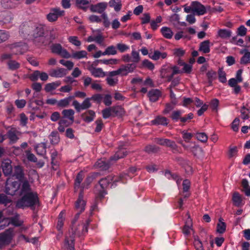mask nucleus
<instances>
[{"instance_id":"f257e3e1","label":"nucleus","mask_w":250,"mask_h":250,"mask_svg":"<svg viewBox=\"0 0 250 250\" xmlns=\"http://www.w3.org/2000/svg\"><path fill=\"white\" fill-rule=\"evenodd\" d=\"M80 213H77L74 218L71 221V225L69 232L66 236L65 240L68 238L70 240L71 237H73L75 240V236H80L81 234H84L87 231L88 225L89 223V220H86L84 223L81 225H77V221L79 218Z\"/></svg>"},{"instance_id":"f03ea898","label":"nucleus","mask_w":250,"mask_h":250,"mask_svg":"<svg viewBox=\"0 0 250 250\" xmlns=\"http://www.w3.org/2000/svg\"><path fill=\"white\" fill-rule=\"evenodd\" d=\"M39 206V201L36 193L27 192L17 202L16 207L18 208L30 207L34 210L36 206Z\"/></svg>"},{"instance_id":"7ed1b4c3","label":"nucleus","mask_w":250,"mask_h":250,"mask_svg":"<svg viewBox=\"0 0 250 250\" xmlns=\"http://www.w3.org/2000/svg\"><path fill=\"white\" fill-rule=\"evenodd\" d=\"M124 176L122 175L120 176L116 177L112 175H110L105 178L101 179L99 182L101 189H98L97 194H98L100 197L103 198L104 195L106 194L105 189L110 183L113 182L111 185V187H115L116 186L117 182H121L124 183Z\"/></svg>"},{"instance_id":"20e7f679","label":"nucleus","mask_w":250,"mask_h":250,"mask_svg":"<svg viewBox=\"0 0 250 250\" xmlns=\"http://www.w3.org/2000/svg\"><path fill=\"white\" fill-rule=\"evenodd\" d=\"M126 155L127 151L124 148H122L119 150L113 156L110 158V161H106L104 160H99L96 162V166L102 170H107L112 164L111 162L112 161H116L120 158H124Z\"/></svg>"},{"instance_id":"39448f33","label":"nucleus","mask_w":250,"mask_h":250,"mask_svg":"<svg viewBox=\"0 0 250 250\" xmlns=\"http://www.w3.org/2000/svg\"><path fill=\"white\" fill-rule=\"evenodd\" d=\"M46 29L45 26L42 24L36 25L34 28L27 25H24L22 27L23 31L25 34H31L35 38H40L41 42H42V37H43Z\"/></svg>"},{"instance_id":"423d86ee","label":"nucleus","mask_w":250,"mask_h":250,"mask_svg":"<svg viewBox=\"0 0 250 250\" xmlns=\"http://www.w3.org/2000/svg\"><path fill=\"white\" fill-rule=\"evenodd\" d=\"M14 236V229L9 228L0 234V246L9 244Z\"/></svg>"},{"instance_id":"0eeeda50","label":"nucleus","mask_w":250,"mask_h":250,"mask_svg":"<svg viewBox=\"0 0 250 250\" xmlns=\"http://www.w3.org/2000/svg\"><path fill=\"white\" fill-rule=\"evenodd\" d=\"M58 34L56 30L51 29L49 30L46 29L43 37H42V43L44 45L49 44L57 37Z\"/></svg>"},{"instance_id":"6e6552de","label":"nucleus","mask_w":250,"mask_h":250,"mask_svg":"<svg viewBox=\"0 0 250 250\" xmlns=\"http://www.w3.org/2000/svg\"><path fill=\"white\" fill-rule=\"evenodd\" d=\"M154 142L161 146L170 147L173 151L177 150V146L175 142L168 139L163 138H156Z\"/></svg>"},{"instance_id":"1a4fd4ad","label":"nucleus","mask_w":250,"mask_h":250,"mask_svg":"<svg viewBox=\"0 0 250 250\" xmlns=\"http://www.w3.org/2000/svg\"><path fill=\"white\" fill-rule=\"evenodd\" d=\"M171 65L163 66L160 71V76L163 79H166L167 82H171L173 78Z\"/></svg>"},{"instance_id":"9d476101","label":"nucleus","mask_w":250,"mask_h":250,"mask_svg":"<svg viewBox=\"0 0 250 250\" xmlns=\"http://www.w3.org/2000/svg\"><path fill=\"white\" fill-rule=\"evenodd\" d=\"M86 206V201L83 199V194L82 190L79 195V197L75 202V208L77 213H80V214L84 210Z\"/></svg>"},{"instance_id":"9b49d317","label":"nucleus","mask_w":250,"mask_h":250,"mask_svg":"<svg viewBox=\"0 0 250 250\" xmlns=\"http://www.w3.org/2000/svg\"><path fill=\"white\" fill-rule=\"evenodd\" d=\"M74 113L72 109L63 110V125L68 126L73 123Z\"/></svg>"},{"instance_id":"f8f14e48","label":"nucleus","mask_w":250,"mask_h":250,"mask_svg":"<svg viewBox=\"0 0 250 250\" xmlns=\"http://www.w3.org/2000/svg\"><path fill=\"white\" fill-rule=\"evenodd\" d=\"M21 46V43H14L8 45V47L11 50H13L15 48L17 49V51L15 52H13V53L8 54V53H4L1 54V60L2 61H4L5 60L10 59L13 54L17 55L19 53H21V48L20 47Z\"/></svg>"},{"instance_id":"ddd939ff","label":"nucleus","mask_w":250,"mask_h":250,"mask_svg":"<svg viewBox=\"0 0 250 250\" xmlns=\"http://www.w3.org/2000/svg\"><path fill=\"white\" fill-rule=\"evenodd\" d=\"M90 100V98H86L81 104L77 101H74L73 105L78 112H80L81 110L86 109L91 106Z\"/></svg>"},{"instance_id":"4468645a","label":"nucleus","mask_w":250,"mask_h":250,"mask_svg":"<svg viewBox=\"0 0 250 250\" xmlns=\"http://www.w3.org/2000/svg\"><path fill=\"white\" fill-rule=\"evenodd\" d=\"M62 14V11L60 8H51L49 14L46 15L47 20L50 22H53L57 20L59 17Z\"/></svg>"},{"instance_id":"2eb2a0df","label":"nucleus","mask_w":250,"mask_h":250,"mask_svg":"<svg viewBox=\"0 0 250 250\" xmlns=\"http://www.w3.org/2000/svg\"><path fill=\"white\" fill-rule=\"evenodd\" d=\"M179 143L185 149H189L195 156H199L202 154L203 150L198 146L195 145H194L193 146H187L184 144L182 141H180Z\"/></svg>"},{"instance_id":"dca6fc26","label":"nucleus","mask_w":250,"mask_h":250,"mask_svg":"<svg viewBox=\"0 0 250 250\" xmlns=\"http://www.w3.org/2000/svg\"><path fill=\"white\" fill-rule=\"evenodd\" d=\"M191 6L193 9V13H196L198 15H204L206 12L205 6L198 1L192 2Z\"/></svg>"},{"instance_id":"f3484780","label":"nucleus","mask_w":250,"mask_h":250,"mask_svg":"<svg viewBox=\"0 0 250 250\" xmlns=\"http://www.w3.org/2000/svg\"><path fill=\"white\" fill-rule=\"evenodd\" d=\"M136 67V65L133 63H128L121 66L119 68L120 75L123 76L127 75L128 73L132 72Z\"/></svg>"},{"instance_id":"a211bd4d","label":"nucleus","mask_w":250,"mask_h":250,"mask_svg":"<svg viewBox=\"0 0 250 250\" xmlns=\"http://www.w3.org/2000/svg\"><path fill=\"white\" fill-rule=\"evenodd\" d=\"M1 167L3 172L5 176L10 175L12 174L13 168L10 160H7L2 162Z\"/></svg>"},{"instance_id":"6ab92c4d","label":"nucleus","mask_w":250,"mask_h":250,"mask_svg":"<svg viewBox=\"0 0 250 250\" xmlns=\"http://www.w3.org/2000/svg\"><path fill=\"white\" fill-rule=\"evenodd\" d=\"M88 70L94 77L103 78L106 76V73L101 68H96L91 66L88 68Z\"/></svg>"},{"instance_id":"aec40b11","label":"nucleus","mask_w":250,"mask_h":250,"mask_svg":"<svg viewBox=\"0 0 250 250\" xmlns=\"http://www.w3.org/2000/svg\"><path fill=\"white\" fill-rule=\"evenodd\" d=\"M107 6V3L100 2L95 5H92L90 7V10L93 12L101 14L105 10Z\"/></svg>"},{"instance_id":"412c9836","label":"nucleus","mask_w":250,"mask_h":250,"mask_svg":"<svg viewBox=\"0 0 250 250\" xmlns=\"http://www.w3.org/2000/svg\"><path fill=\"white\" fill-rule=\"evenodd\" d=\"M18 183L16 182H12V183H8L6 182L5 192L7 194L13 195L17 191L18 187H17Z\"/></svg>"},{"instance_id":"4be33fe9","label":"nucleus","mask_w":250,"mask_h":250,"mask_svg":"<svg viewBox=\"0 0 250 250\" xmlns=\"http://www.w3.org/2000/svg\"><path fill=\"white\" fill-rule=\"evenodd\" d=\"M13 176L16 177V179L20 181H23L24 180V173L22 167L20 166H17L14 167Z\"/></svg>"},{"instance_id":"5701e85b","label":"nucleus","mask_w":250,"mask_h":250,"mask_svg":"<svg viewBox=\"0 0 250 250\" xmlns=\"http://www.w3.org/2000/svg\"><path fill=\"white\" fill-rule=\"evenodd\" d=\"M240 54H243L240 61L241 64L247 65L250 63V52L247 49H243L241 50Z\"/></svg>"},{"instance_id":"b1692460","label":"nucleus","mask_w":250,"mask_h":250,"mask_svg":"<svg viewBox=\"0 0 250 250\" xmlns=\"http://www.w3.org/2000/svg\"><path fill=\"white\" fill-rule=\"evenodd\" d=\"M95 116V113L92 110H88L87 112L83 113L82 117L84 121L87 123L92 122Z\"/></svg>"},{"instance_id":"393cba45","label":"nucleus","mask_w":250,"mask_h":250,"mask_svg":"<svg viewBox=\"0 0 250 250\" xmlns=\"http://www.w3.org/2000/svg\"><path fill=\"white\" fill-rule=\"evenodd\" d=\"M161 96V92L158 89H152L148 93V96L149 100L153 102L158 100Z\"/></svg>"},{"instance_id":"a878e982","label":"nucleus","mask_w":250,"mask_h":250,"mask_svg":"<svg viewBox=\"0 0 250 250\" xmlns=\"http://www.w3.org/2000/svg\"><path fill=\"white\" fill-rule=\"evenodd\" d=\"M199 51L204 53H208L210 52V42L209 40H206L201 42L200 44Z\"/></svg>"},{"instance_id":"bb28decb","label":"nucleus","mask_w":250,"mask_h":250,"mask_svg":"<svg viewBox=\"0 0 250 250\" xmlns=\"http://www.w3.org/2000/svg\"><path fill=\"white\" fill-rule=\"evenodd\" d=\"M167 54L165 52L161 53L158 50L154 51L153 54L149 53V57L153 60H158L160 58L165 59L167 57Z\"/></svg>"},{"instance_id":"cd10ccee","label":"nucleus","mask_w":250,"mask_h":250,"mask_svg":"<svg viewBox=\"0 0 250 250\" xmlns=\"http://www.w3.org/2000/svg\"><path fill=\"white\" fill-rule=\"evenodd\" d=\"M217 35L222 39H227L231 36V32L226 29H220L218 31Z\"/></svg>"},{"instance_id":"c85d7f7f","label":"nucleus","mask_w":250,"mask_h":250,"mask_svg":"<svg viewBox=\"0 0 250 250\" xmlns=\"http://www.w3.org/2000/svg\"><path fill=\"white\" fill-rule=\"evenodd\" d=\"M87 53L85 50H81L79 51L73 52L71 54V58L80 60L83 58H86Z\"/></svg>"},{"instance_id":"c756f323","label":"nucleus","mask_w":250,"mask_h":250,"mask_svg":"<svg viewBox=\"0 0 250 250\" xmlns=\"http://www.w3.org/2000/svg\"><path fill=\"white\" fill-rule=\"evenodd\" d=\"M62 211H61L59 214V217L58 220V222L57 225V229L59 231V233L57 236V238L58 240H60L62 237Z\"/></svg>"},{"instance_id":"7c9ffc66","label":"nucleus","mask_w":250,"mask_h":250,"mask_svg":"<svg viewBox=\"0 0 250 250\" xmlns=\"http://www.w3.org/2000/svg\"><path fill=\"white\" fill-rule=\"evenodd\" d=\"M152 123L156 125H167L168 124L167 119L163 116H157L154 120L152 121Z\"/></svg>"},{"instance_id":"2f4dec72","label":"nucleus","mask_w":250,"mask_h":250,"mask_svg":"<svg viewBox=\"0 0 250 250\" xmlns=\"http://www.w3.org/2000/svg\"><path fill=\"white\" fill-rule=\"evenodd\" d=\"M89 4V0H76V6L84 11H86Z\"/></svg>"},{"instance_id":"473e14b6","label":"nucleus","mask_w":250,"mask_h":250,"mask_svg":"<svg viewBox=\"0 0 250 250\" xmlns=\"http://www.w3.org/2000/svg\"><path fill=\"white\" fill-rule=\"evenodd\" d=\"M192 222L191 219L188 216V218L185 223V225L183 229V232L186 235H188L190 233L191 230Z\"/></svg>"},{"instance_id":"72a5a7b5","label":"nucleus","mask_w":250,"mask_h":250,"mask_svg":"<svg viewBox=\"0 0 250 250\" xmlns=\"http://www.w3.org/2000/svg\"><path fill=\"white\" fill-rule=\"evenodd\" d=\"M161 32L163 36L167 39H170L172 38L173 33L170 28L167 27H163L161 29Z\"/></svg>"},{"instance_id":"f704fd0d","label":"nucleus","mask_w":250,"mask_h":250,"mask_svg":"<svg viewBox=\"0 0 250 250\" xmlns=\"http://www.w3.org/2000/svg\"><path fill=\"white\" fill-rule=\"evenodd\" d=\"M109 5L110 7H113L115 11L118 12L122 8L121 0H110Z\"/></svg>"},{"instance_id":"c9c22d12","label":"nucleus","mask_w":250,"mask_h":250,"mask_svg":"<svg viewBox=\"0 0 250 250\" xmlns=\"http://www.w3.org/2000/svg\"><path fill=\"white\" fill-rule=\"evenodd\" d=\"M117 47L114 45L108 46L105 51L102 53L103 56L104 55H115L117 54Z\"/></svg>"},{"instance_id":"e433bc0d","label":"nucleus","mask_w":250,"mask_h":250,"mask_svg":"<svg viewBox=\"0 0 250 250\" xmlns=\"http://www.w3.org/2000/svg\"><path fill=\"white\" fill-rule=\"evenodd\" d=\"M190 185V182L188 180H185L183 182V193L182 196H184V198H188L189 195L188 191Z\"/></svg>"},{"instance_id":"4c0bfd02","label":"nucleus","mask_w":250,"mask_h":250,"mask_svg":"<svg viewBox=\"0 0 250 250\" xmlns=\"http://www.w3.org/2000/svg\"><path fill=\"white\" fill-rule=\"evenodd\" d=\"M49 74L53 77H62V69L61 68H57L52 69L49 71Z\"/></svg>"},{"instance_id":"58836bf2","label":"nucleus","mask_w":250,"mask_h":250,"mask_svg":"<svg viewBox=\"0 0 250 250\" xmlns=\"http://www.w3.org/2000/svg\"><path fill=\"white\" fill-rule=\"evenodd\" d=\"M98 175V173H94L87 176L84 182L82 184L83 188H86Z\"/></svg>"},{"instance_id":"ea45409f","label":"nucleus","mask_w":250,"mask_h":250,"mask_svg":"<svg viewBox=\"0 0 250 250\" xmlns=\"http://www.w3.org/2000/svg\"><path fill=\"white\" fill-rule=\"evenodd\" d=\"M64 246L66 250H75L73 237H71L70 240L68 238L65 240Z\"/></svg>"},{"instance_id":"a19ab883","label":"nucleus","mask_w":250,"mask_h":250,"mask_svg":"<svg viewBox=\"0 0 250 250\" xmlns=\"http://www.w3.org/2000/svg\"><path fill=\"white\" fill-rule=\"evenodd\" d=\"M84 178V174L82 171L80 172L77 175L75 182V188H79Z\"/></svg>"},{"instance_id":"79ce46f5","label":"nucleus","mask_w":250,"mask_h":250,"mask_svg":"<svg viewBox=\"0 0 250 250\" xmlns=\"http://www.w3.org/2000/svg\"><path fill=\"white\" fill-rule=\"evenodd\" d=\"M61 83H47L45 85L44 89L46 91V92H49L55 89Z\"/></svg>"},{"instance_id":"37998d69","label":"nucleus","mask_w":250,"mask_h":250,"mask_svg":"<svg viewBox=\"0 0 250 250\" xmlns=\"http://www.w3.org/2000/svg\"><path fill=\"white\" fill-rule=\"evenodd\" d=\"M222 218L219 219V222L217 224V231L220 233H224L226 229V225L225 223L222 221Z\"/></svg>"},{"instance_id":"c03bdc74","label":"nucleus","mask_w":250,"mask_h":250,"mask_svg":"<svg viewBox=\"0 0 250 250\" xmlns=\"http://www.w3.org/2000/svg\"><path fill=\"white\" fill-rule=\"evenodd\" d=\"M7 64L9 68L12 70L18 69L20 67V64L14 60L9 61Z\"/></svg>"},{"instance_id":"a18cd8bd","label":"nucleus","mask_w":250,"mask_h":250,"mask_svg":"<svg viewBox=\"0 0 250 250\" xmlns=\"http://www.w3.org/2000/svg\"><path fill=\"white\" fill-rule=\"evenodd\" d=\"M49 138L52 144H57L59 142L60 138L57 131L52 132L49 136Z\"/></svg>"},{"instance_id":"49530a36","label":"nucleus","mask_w":250,"mask_h":250,"mask_svg":"<svg viewBox=\"0 0 250 250\" xmlns=\"http://www.w3.org/2000/svg\"><path fill=\"white\" fill-rule=\"evenodd\" d=\"M159 150V147L155 145H148L145 148V151L148 153L157 152Z\"/></svg>"},{"instance_id":"de8ad7c7","label":"nucleus","mask_w":250,"mask_h":250,"mask_svg":"<svg viewBox=\"0 0 250 250\" xmlns=\"http://www.w3.org/2000/svg\"><path fill=\"white\" fill-rule=\"evenodd\" d=\"M232 200L234 204L236 206H240L242 202L241 197L238 192L234 193L232 197Z\"/></svg>"},{"instance_id":"09e8293b","label":"nucleus","mask_w":250,"mask_h":250,"mask_svg":"<svg viewBox=\"0 0 250 250\" xmlns=\"http://www.w3.org/2000/svg\"><path fill=\"white\" fill-rule=\"evenodd\" d=\"M11 202V200L4 194H0V204H3L6 206Z\"/></svg>"},{"instance_id":"8fccbe9b","label":"nucleus","mask_w":250,"mask_h":250,"mask_svg":"<svg viewBox=\"0 0 250 250\" xmlns=\"http://www.w3.org/2000/svg\"><path fill=\"white\" fill-rule=\"evenodd\" d=\"M111 111L112 112V115H121L124 113L123 109L119 106H113L111 107Z\"/></svg>"},{"instance_id":"3c124183","label":"nucleus","mask_w":250,"mask_h":250,"mask_svg":"<svg viewBox=\"0 0 250 250\" xmlns=\"http://www.w3.org/2000/svg\"><path fill=\"white\" fill-rule=\"evenodd\" d=\"M21 194H24L25 193L27 192H31L30 191V185L29 184V183L26 180L23 181V183L22 185L21 188Z\"/></svg>"},{"instance_id":"603ef678","label":"nucleus","mask_w":250,"mask_h":250,"mask_svg":"<svg viewBox=\"0 0 250 250\" xmlns=\"http://www.w3.org/2000/svg\"><path fill=\"white\" fill-rule=\"evenodd\" d=\"M195 136L196 138L201 142L205 143L208 140V136L205 133H197Z\"/></svg>"},{"instance_id":"864d4df0","label":"nucleus","mask_w":250,"mask_h":250,"mask_svg":"<svg viewBox=\"0 0 250 250\" xmlns=\"http://www.w3.org/2000/svg\"><path fill=\"white\" fill-rule=\"evenodd\" d=\"M68 40L70 43L76 46H80L81 45V42L77 36H70Z\"/></svg>"},{"instance_id":"5fc2aeb1","label":"nucleus","mask_w":250,"mask_h":250,"mask_svg":"<svg viewBox=\"0 0 250 250\" xmlns=\"http://www.w3.org/2000/svg\"><path fill=\"white\" fill-rule=\"evenodd\" d=\"M19 215H17L14 217L10 218V222L15 226H20L22 225L23 222L19 220Z\"/></svg>"},{"instance_id":"6e6d98bb","label":"nucleus","mask_w":250,"mask_h":250,"mask_svg":"<svg viewBox=\"0 0 250 250\" xmlns=\"http://www.w3.org/2000/svg\"><path fill=\"white\" fill-rule=\"evenodd\" d=\"M182 114V112L181 110H175L173 111L171 115V118L175 121H177L179 119L180 120L181 116Z\"/></svg>"},{"instance_id":"4d7b16f0","label":"nucleus","mask_w":250,"mask_h":250,"mask_svg":"<svg viewBox=\"0 0 250 250\" xmlns=\"http://www.w3.org/2000/svg\"><path fill=\"white\" fill-rule=\"evenodd\" d=\"M46 146L45 143H42L36 147V150L38 154L42 155L45 152Z\"/></svg>"},{"instance_id":"13d9d810","label":"nucleus","mask_w":250,"mask_h":250,"mask_svg":"<svg viewBox=\"0 0 250 250\" xmlns=\"http://www.w3.org/2000/svg\"><path fill=\"white\" fill-rule=\"evenodd\" d=\"M117 48L121 53H124L129 49V46L125 44L119 43L117 44Z\"/></svg>"},{"instance_id":"bf43d9fd","label":"nucleus","mask_w":250,"mask_h":250,"mask_svg":"<svg viewBox=\"0 0 250 250\" xmlns=\"http://www.w3.org/2000/svg\"><path fill=\"white\" fill-rule=\"evenodd\" d=\"M51 50L53 53L61 55L62 53V47L60 44H54L52 45Z\"/></svg>"},{"instance_id":"052dcab7","label":"nucleus","mask_w":250,"mask_h":250,"mask_svg":"<svg viewBox=\"0 0 250 250\" xmlns=\"http://www.w3.org/2000/svg\"><path fill=\"white\" fill-rule=\"evenodd\" d=\"M182 134L183 138L187 143H189L190 139L193 136L192 133L188 132L186 130H183L182 132Z\"/></svg>"},{"instance_id":"680f3d73","label":"nucleus","mask_w":250,"mask_h":250,"mask_svg":"<svg viewBox=\"0 0 250 250\" xmlns=\"http://www.w3.org/2000/svg\"><path fill=\"white\" fill-rule=\"evenodd\" d=\"M99 62L104 64H116L118 63V60L116 59H110L108 60H100Z\"/></svg>"},{"instance_id":"e2e57ef3","label":"nucleus","mask_w":250,"mask_h":250,"mask_svg":"<svg viewBox=\"0 0 250 250\" xmlns=\"http://www.w3.org/2000/svg\"><path fill=\"white\" fill-rule=\"evenodd\" d=\"M131 56L132 62L137 63L139 62L140 55L138 52L135 50H132L131 52Z\"/></svg>"},{"instance_id":"0e129e2a","label":"nucleus","mask_w":250,"mask_h":250,"mask_svg":"<svg viewBox=\"0 0 250 250\" xmlns=\"http://www.w3.org/2000/svg\"><path fill=\"white\" fill-rule=\"evenodd\" d=\"M103 117L104 119H107L112 115L111 107L106 108L102 111Z\"/></svg>"},{"instance_id":"69168bd1","label":"nucleus","mask_w":250,"mask_h":250,"mask_svg":"<svg viewBox=\"0 0 250 250\" xmlns=\"http://www.w3.org/2000/svg\"><path fill=\"white\" fill-rule=\"evenodd\" d=\"M219 74V80L220 82L222 83H225L227 81L226 77V73L225 72L222 70V69H220L218 72Z\"/></svg>"},{"instance_id":"338daca9","label":"nucleus","mask_w":250,"mask_h":250,"mask_svg":"<svg viewBox=\"0 0 250 250\" xmlns=\"http://www.w3.org/2000/svg\"><path fill=\"white\" fill-rule=\"evenodd\" d=\"M107 83L110 86H113L115 85L118 81L117 78H113L110 77H107L106 78Z\"/></svg>"},{"instance_id":"774afa93","label":"nucleus","mask_w":250,"mask_h":250,"mask_svg":"<svg viewBox=\"0 0 250 250\" xmlns=\"http://www.w3.org/2000/svg\"><path fill=\"white\" fill-rule=\"evenodd\" d=\"M194 245L196 250H204L202 243L198 238H195Z\"/></svg>"}]
</instances>
